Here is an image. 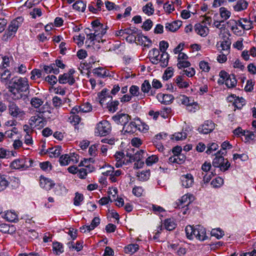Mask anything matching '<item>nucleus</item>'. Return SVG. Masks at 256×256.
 <instances>
[{"mask_svg": "<svg viewBox=\"0 0 256 256\" xmlns=\"http://www.w3.org/2000/svg\"><path fill=\"white\" fill-rule=\"evenodd\" d=\"M70 122L73 124L74 125H76L79 124L80 121V118L79 116L76 114H72L69 118Z\"/></svg>", "mask_w": 256, "mask_h": 256, "instance_id": "nucleus-64", "label": "nucleus"}, {"mask_svg": "<svg viewBox=\"0 0 256 256\" xmlns=\"http://www.w3.org/2000/svg\"><path fill=\"white\" fill-rule=\"evenodd\" d=\"M11 76V74L8 70L1 69L0 70V79L3 82H6L10 80Z\"/></svg>", "mask_w": 256, "mask_h": 256, "instance_id": "nucleus-31", "label": "nucleus"}, {"mask_svg": "<svg viewBox=\"0 0 256 256\" xmlns=\"http://www.w3.org/2000/svg\"><path fill=\"white\" fill-rule=\"evenodd\" d=\"M52 108H51L48 102H46L41 108H40L38 112L39 115L45 118H50L52 115Z\"/></svg>", "mask_w": 256, "mask_h": 256, "instance_id": "nucleus-13", "label": "nucleus"}, {"mask_svg": "<svg viewBox=\"0 0 256 256\" xmlns=\"http://www.w3.org/2000/svg\"><path fill=\"white\" fill-rule=\"evenodd\" d=\"M186 156L183 154H176L173 156H170L168 160L170 162H176L178 164H182L185 161Z\"/></svg>", "mask_w": 256, "mask_h": 256, "instance_id": "nucleus-28", "label": "nucleus"}, {"mask_svg": "<svg viewBox=\"0 0 256 256\" xmlns=\"http://www.w3.org/2000/svg\"><path fill=\"white\" fill-rule=\"evenodd\" d=\"M199 66L200 68L202 70V71L206 72H208L210 69L209 64L204 60H202L200 62Z\"/></svg>", "mask_w": 256, "mask_h": 256, "instance_id": "nucleus-51", "label": "nucleus"}, {"mask_svg": "<svg viewBox=\"0 0 256 256\" xmlns=\"http://www.w3.org/2000/svg\"><path fill=\"white\" fill-rule=\"evenodd\" d=\"M227 24L231 26V30L234 34H236L239 32L237 21L234 20H230L228 22Z\"/></svg>", "mask_w": 256, "mask_h": 256, "instance_id": "nucleus-50", "label": "nucleus"}, {"mask_svg": "<svg viewBox=\"0 0 256 256\" xmlns=\"http://www.w3.org/2000/svg\"><path fill=\"white\" fill-rule=\"evenodd\" d=\"M224 183V180L220 177H218L211 182V185L214 188L220 187Z\"/></svg>", "mask_w": 256, "mask_h": 256, "instance_id": "nucleus-56", "label": "nucleus"}, {"mask_svg": "<svg viewBox=\"0 0 256 256\" xmlns=\"http://www.w3.org/2000/svg\"><path fill=\"white\" fill-rule=\"evenodd\" d=\"M98 96L101 104L106 102L107 99H110V100H112V96L108 94V90L106 88L103 89L98 94Z\"/></svg>", "mask_w": 256, "mask_h": 256, "instance_id": "nucleus-26", "label": "nucleus"}, {"mask_svg": "<svg viewBox=\"0 0 256 256\" xmlns=\"http://www.w3.org/2000/svg\"><path fill=\"white\" fill-rule=\"evenodd\" d=\"M187 134L186 132H176L171 136L172 140H174L176 141L182 140L186 138Z\"/></svg>", "mask_w": 256, "mask_h": 256, "instance_id": "nucleus-43", "label": "nucleus"}, {"mask_svg": "<svg viewBox=\"0 0 256 256\" xmlns=\"http://www.w3.org/2000/svg\"><path fill=\"white\" fill-rule=\"evenodd\" d=\"M33 160L31 158H24L12 161L10 164L12 168L24 170L32 166Z\"/></svg>", "mask_w": 256, "mask_h": 256, "instance_id": "nucleus-2", "label": "nucleus"}, {"mask_svg": "<svg viewBox=\"0 0 256 256\" xmlns=\"http://www.w3.org/2000/svg\"><path fill=\"white\" fill-rule=\"evenodd\" d=\"M118 104L119 102L118 100L112 101L108 105V108L109 111L114 112L118 110Z\"/></svg>", "mask_w": 256, "mask_h": 256, "instance_id": "nucleus-53", "label": "nucleus"}, {"mask_svg": "<svg viewBox=\"0 0 256 256\" xmlns=\"http://www.w3.org/2000/svg\"><path fill=\"white\" fill-rule=\"evenodd\" d=\"M196 32L202 36H206L209 32L208 28L206 26H203L200 24H197L194 26Z\"/></svg>", "mask_w": 256, "mask_h": 256, "instance_id": "nucleus-19", "label": "nucleus"}, {"mask_svg": "<svg viewBox=\"0 0 256 256\" xmlns=\"http://www.w3.org/2000/svg\"><path fill=\"white\" fill-rule=\"evenodd\" d=\"M111 131V126L107 120H102L96 125L95 133L98 136H105L108 134Z\"/></svg>", "mask_w": 256, "mask_h": 256, "instance_id": "nucleus-3", "label": "nucleus"}, {"mask_svg": "<svg viewBox=\"0 0 256 256\" xmlns=\"http://www.w3.org/2000/svg\"><path fill=\"white\" fill-rule=\"evenodd\" d=\"M144 150H138L134 154H128V156L130 157V158L131 160H133L134 162L136 161V162L134 164V168H138V164H140V166H142L144 164V162L141 161V160L144 158Z\"/></svg>", "mask_w": 256, "mask_h": 256, "instance_id": "nucleus-9", "label": "nucleus"}, {"mask_svg": "<svg viewBox=\"0 0 256 256\" xmlns=\"http://www.w3.org/2000/svg\"><path fill=\"white\" fill-rule=\"evenodd\" d=\"M194 232V237L200 240H204L208 238L205 228L201 226H196Z\"/></svg>", "mask_w": 256, "mask_h": 256, "instance_id": "nucleus-15", "label": "nucleus"}, {"mask_svg": "<svg viewBox=\"0 0 256 256\" xmlns=\"http://www.w3.org/2000/svg\"><path fill=\"white\" fill-rule=\"evenodd\" d=\"M42 76V71L38 69H34L31 72L30 78L32 80L40 78Z\"/></svg>", "mask_w": 256, "mask_h": 256, "instance_id": "nucleus-63", "label": "nucleus"}, {"mask_svg": "<svg viewBox=\"0 0 256 256\" xmlns=\"http://www.w3.org/2000/svg\"><path fill=\"white\" fill-rule=\"evenodd\" d=\"M14 36V34L7 30L4 34L2 37V40L4 41L7 42L8 40L12 38Z\"/></svg>", "mask_w": 256, "mask_h": 256, "instance_id": "nucleus-59", "label": "nucleus"}, {"mask_svg": "<svg viewBox=\"0 0 256 256\" xmlns=\"http://www.w3.org/2000/svg\"><path fill=\"white\" fill-rule=\"evenodd\" d=\"M18 20H21L20 18H18L16 20H12L8 26V30L14 34H16L18 27L20 26V22Z\"/></svg>", "mask_w": 256, "mask_h": 256, "instance_id": "nucleus-27", "label": "nucleus"}, {"mask_svg": "<svg viewBox=\"0 0 256 256\" xmlns=\"http://www.w3.org/2000/svg\"><path fill=\"white\" fill-rule=\"evenodd\" d=\"M181 102L183 104L186 105L188 106H192L194 104L196 106V103L194 102L193 100H190L189 98L185 96H182Z\"/></svg>", "mask_w": 256, "mask_h": 256, "instance_id": "nucleus-49", "label": "nucleus"}, {"mask_svg": "<svg viewBox=\"0 0 256 256\" xmlns=\"http://www.w3.org/2000/svg\"><path fill=\"white\" fill-rule=\"evenodd\" d=\"M29 90L28 82L26 78L21 77L13 78L8 86V91L11 93L12 98L18 100L26 96L24 94Z\"/></svg>", "mask_w": 256, "mask_h": 256, "instance_id": "nucleus-1", "label": "nucleus"}, {"mask_svg": "<svg viewBox=\"0 0 256 256\" xmlns=\"http://www.w3.org/2000/svg\"><path fill=\"white\" fill-rule=\"evenodd\" d=\"M196 72L194 68H188L182 70L180 74L182 76L186 75L188 77H192L195 74Z\"/></svg>", "mask_w": 256, "mask_h": 256, "instance_id": "nucleus-54", "label": "nucleus"}, {"mask_svg": "<svg viewBox=\"0 0 256 256\" xmlns=\"http://www.w3.org/2000/svg\"><path fill=\"white\" fill-rule=\"evenodd\" d=\"M215 124L212 120H206L200 125L198 130L202 134H208L211 132L214 128Z\"/></svg>", "mask_w": 256, "mask_h": 256, "instance_id": "nucleus-11", "label": "nucleus"}, {"mask_svg": "<svg viewBox=\"0 0 256 256\" xmlns=\"http://www.w3.org/2000/svg\"><path fill=\"white\" fill-rule=\"evenodd\" d=\"M62 148L60 146H57L54 148H49L48 152L51 154V157H58L61 154Z\"/></svg>", "mask_w": 256, "mask_h": 256, "instance_id": "nucleus-38", "label": "nucleus"}, {"mask_svg": "<svg viewBox=\"0 0 256 256\" xmlns=\"http://www.w3.org/2000/svg\"><path fill=\"white\" fill-rule=\"evenodd\" d=\"M80 112H88L91 111L92 106L88 102L84 104L81 106H79Z\"/></svg>", "mask_w": 256, "mask_h": 256, "instance_id": "nucleus-55", "label": "nucleus"}, {"mask_svg": "<svg viewBox=\"0 0 256 256\" xmlns=\"http://www.w3.org/2000/svg\"><path fill=\"white\" fill-rule=\"evenodd\" d=\"M211 234L218 239H220L224 236V232L220 228H214L211 231Z\"/></svg>", "mask_w": 256, "mask_h": 256, "instance_id": "nucleus-48", "label": "nucleus"}, {"mask_svg": "<svg viewBox=\"0 0 256 256\" xmlns=\"http://www.w3.org/2000/svg\"><path fill=\"white\" fill-rule=\"evenodd\" d=\"M8 184V182L4 176H0V191L4 190Z\"/></svg>", "mask_w": 256, "mask_h": 256, "instance_id": "nucleus-52", "label": "nucleus"}, {"mask_svg": "<svg viewBox=\"0 0 256 256\" xmlns=\"http://www.w3.org/2000/svg\"><path fill=\"white\" fill-rule=\"evenodd\" d=\"M164 226L168 230H172L176 228V224L174 220L171 218L166 219L164 220Z\"/></svg>", "mask_w": 256, "mask_h": 256, "instance_id": "nucleus-41", "label": "nucleus"}, {"mask_svg": "<svg viewBox=\"0 0 256 256\" xmlns=\"http://www.w3.org/2000/svg\"><path fill=\"white\" fill-rule=\"evenodd\" d=\"M92 24L94 32L100 31L102 34H105L106 30L104 27V25L101 24L98 20L92 22Z\"/></svg>", "mask_w": 256, "mask_h": 256, "instance_id": "nucleus-29", "label": "nucleus"}, {"mask_svg": "<svg viewBox=\"0 0 256 256\" xmlns=\"http://www.w3.org/2000/svg\"><path fill=\"white\" fill-rule=\"evenodd\" d=\"M164 9L166 12L170 14L174 10V7L173 3L166 2L164 4Z\"/></svg>", "mask_w": 256, "mask_h": 256, "instance_id": "nucleus-61", "label": "nucleus"}, {"mask_svg": "<svg viewBox=\"0 0 256 256\" xmlns=\"http://www.w3.org/2000/svg\"><path fill=\"white\" fill-rule=\"evenodd\" d=\"M176 82L180 88H186L189 86L188 82L184 81V76H178L176 79Z\"/></svg>", "mask_w": 256, "mask_h": 256, "instance_id": "nucleus-33", "label": "nucleus"}, {"mask_svg": "<svg viewBox=\"0 0 256 256\" xmlns=\"http://www.w3.org/2000/svg\"><path fill=\"white\" fill-rule=\"evenodd\" d=\"M134 40L137 43L144 46H149L152 44V41L147 36H144L140 34H138L134 37Z\"/></svg>", "mask_w": 256, "mask_h": 256, "instance_id": "nucleus-18", "label": "nucleus"}, {"mask_svg": "<svg viewBox=\"0 0 256 256\" xmlns=\"http://www.w3.org/2000/svg\"><path fill=\"white\" fill-rule=\"evenodd\" d=\"M220 17L224 19L222 20L224 22L230 16L231 12L226 8L222 7L220 8Z\"/></svg>", "mask_w": 256, "mask_h": 256, "instance_id": "nucleus-40", "label": "nucleus"}, {"mask_svg": "<svg viewBox=\"0 0 256 256\" xmlns=\"http://www.w3.org/2000/svg\"><path fill=\"white\" fill-rule=\"evenodd\" d=\"M219 76L220 78L225 81V84L228 88H234L236 86L237 80L234 74H228L226 72L222 70Z\"/></svg>", "mask_w": 256, "mask_h": 256, "instance_id": "nucleus-5", "label": "nucleus"}, {"mask_svg": "<svg viewBox=\"0 0 256 256\" xmlns=\"http://www.w3.org/2000/svg\"><path fill=\"white\" fill-rule=\"evenodd\" d=\"M84 200V196L82 194L78 192L76 193V196L74 200V204L76 206H79L80 204V202Z\"/></svg>", "mask_w": 256, "mask_h": 256, "instance_id": "nucleus-60", "label": "nucleus"}, {"mask_svg": "<svg viewBox=\"0 0 256 256\" xmlns=\"http://www.w3.org/2000/svg\"><path fill=\"white\" fill-rule=\"evenodd\" d=\"M44 104V101L37 97H33L30 100V104L36 108H40Z\"/></svg>", "mask_w": 256, "mask_h": 256, "instance_id": "nucleus-39", "label": "nucleus"}, {"mask_svg": "<svg viewBox=\"0 0 256 256\" xmlns=\"http://www.w3.org/2000/svg\"><path fill=\"white\" fill-rule=\"evenodd\" d=\"M169 55L167 52H162L159 58V62H160V66L163 68H166L168 64Z\"/></svg>", "mask_w": 256, "mask_h": 256, "instance_id": "nucleus-36", "label": "nucleus"}, {"mask_svg": "<svg viewBox=\"0 0 256 256\" xmlns=\"http://www.w3.org/2000/svg\"><path fill=\"white\" fill-rule=\"evenodd\" d=\"M112 172V174L110 177V180L112 182H115L119 180V178L122 174V170H114Z\"/></svg>", "mask_w": 256, "mask_h": 256, "instance_id": "nucleus-42", "label": "nucleus"}, {"mask_svg": "<svg viewBox=\"0 0 256 256\" xmlns=\"http://www.w3.org/2000/svg\"><path fill=\"white\" fill-rule=\"evenodd\" d=\"M231 44V40L228 36L224 37L223 40L221 42L220 46L223 52L228 54L230 52V46Z\"/></svg>", "mask_w": 256, "mask_h": 256, "instance_id": "nucleus-24", "label": "nucleus"}, {"mask_svg": "<svg viewBox=\"0 0 256 256\" xmlns=\"http://www.w3.org/2000/svg\"><path fill=\"white\" fill-rule=\"evenodd\" d=\"M140 125L137 124L136 122H128L123 126L122 131L124 132V134H133L136 132L138 130H140Z\"/></svg>", "mask_w": 256, "mask_h": 256, "instance_id": "nucleus-12", "label": "nucleus"}, {"mask_svg": "<svg viewBox=\"0 0 256 256\" xmlns=\"http://www.w3.org/2000/svg\"><path fill=\"white\" fill-rule=\"evenodd\" d=\"M157 98L160 102L165 104H170L174 100V96L168 94H159L157 96Z\"/></svg>", "mask_w": 256, "mask_h": 256, "instance_id": "nucleus-22", "label": "nucleus"}, {"mask_svg": "<svg viewBox=\"0 0 256 256\" xmlns=\"http://www.w3.org/2000/svg\"><path fill=\"white\" fill-rule=\"evenodd\" d=\"M112 120L118 124L124 126L130 120V116L128 114H119L112 117Z\"/></svg>", "mask_w": 256, "mask_h": 256, "instance_id": "nucleus-14", "label": "nucleus"}, {"mask_svg": "<svg viewBox=\"0 0 256 256\" xmlns=\"http://www.w3.org/2000/svg\"><path fill=\"white\" fill-rule=\"evenodd\" d=\"M212 166L215 168H220L222 170L225 171L230 166V164L227 160H224L222 156H216L212 161Z\"/></svg>", "mask_w": 256, "mask_h": 256, "instance_id": "nucleus-7", "label": "nucleus"}, {"mask_svg": "<svg viewBox=\"0 0 256 256\" xmlns=\"http://www.w3.org/2000/svg\"><path fill=\"white\" fill-rule=\"evenodd\" d=\"M41 188L48 190H50L54 185L52 180L45 178H41L40 182Z\"/></svg>", "mask_w": 256, "mask_h": 256, "instance_id": "nucleus-21", "label": "nucleus"}, {"mask_svg": "<svg viewBox=\"0 0 256 256\" xmlns=\"http://www.w3.org/2000/svg\"><path fill=\"white\" fill-rule=\"evenodd\" d=\"M59 162L61 166H67L70 162V156L68 154L62 155L59 159Z\"/></svg>", "mask_w": 256, "mask_h": 256, "instance_id": "nucleus-45", "label": "nucleus"}, {"mask_svg": "<svg viewBox=\"0 0 256 256\" xmlns=\"http://www.w3.org/2000/svg\"><path fill=\"white\" fill-rule=\"evenodd\" d=\"M182 184L186 188H188L194 184V177L191 174H186L182 176L180 178Z\"/></svg>", "mask_w": 256, "mask_h": 256, "instance_id": "nucleus-16", "label": "nucleus"}, {"mask_svg": "<svg viewBox=\"0 0 256 256\" xmlns=\"http://www.w3.org/2000/svg\"><path fill=\"white\" fill-rule=\"evenodd\" d=\"M139 249V246L137 244H130L124 248V252L126 254H132Z\"/></svg>", "mask_w": 256, "mask_h": 256, "instance_id": "nucleus-37", "label": "nucleus"}, {"mask_svg": "<svg viewBox=\"0 0 256 256\" xmlns=\"http://www.w3.org/2000/svg\"><path fill=\"white\" fill-rule=\"evenodd\" d=\"M86 6V2L82 0L76 1L72 5L73 8L78 12H84Z\"/></svg>", "mask_w": 256, "mask_h": 256, "instance_id": "nucleus-25", "label": "nucleus"}, {"mask_svg": "<svg viewBox=\"0 0 256 256\" xmlns=\"http://www.w3.org/2000/svg\"><path fill=\"white\" fill-rule=\"evenodd\" d=\"M46 118L39 114L32 116L28 123L32 128H36L38 129L43 128L46 124Z\"/></svg>", "mask_w": 256, "mask_h": 256, "instance_id": "nucleus-4", "label": "nucleus"}, {"mask_svg": "<svg viewBox=\"0 0 256 256\" xmlns=\"http://www.w3.org/2000/svg\"><path fill=\"white\" fill-rule=\"evenodd\" d=\"M74 72L75 70H74L70 69L68 72L60 75L58 80V82L60 84L68 83L70 85H72L76 82L73 76Z\"/></svg>", "mask_w": 256, "mask_h": 256, "instance_id": "nucleus-6", "label": "nucleus"}, {"mask_svg": "<svg viewBox=\"0 0 256 256\" xmlns=\"http://www.w3.org/2000/svg\"><path fill=\"white\" fill-rule=\"evenodd\" d=\"M185 231L187 238L190 240L193 239L194 236V233H195V232L194 231H195V228H193L190 226H186L185 228Z\"/></svg>", "mask_w": 256, "mask_h": 256, "instance_id": "nucleus-47", "label": "nucleus"}, {"mask_svg": "<svg viewBox=\"0 0 256 256\" xmlns=\"http://www.w3.org/2000/svg\"><path fill=\"white\" fill-rule=\"evenodd\" d=\"M168 134L166 133L162 132L156 135L153 138V140H156L157 142H162L164 143V141L168 140Z\"/></svg>", "mask_w": 256, "mask_h": 256, "instance_id": "nucleus-46", "label": "nucleus"}, {"mask_svg": "<svg viewBox=\"0 0 256 256\" xmlns=\"http://www.w3.org/2000/svg\"><path fill=\"white\" fill-rule=\"evenodd\" d=\"M194 197L192 194H185L180 199L178 200L174 204L175 208H184L188 206Z\"/></svg>", "mask_w": 256, "mask_h": 256, "instance_id": "nucleus-10", "label": "nucleus"}, {"mask_svg": "<svg viewBox=\"0 0 256 256\" xmlns=\"http://www.w3.org/2000/svg\"><path fill=\"white\" fill-rule=\"evenodd\" d=\"M136 176L140 180H146L150 176V172L149 170L138 171L137 172Z\"/></svg>", "mask_w": 256, "mask_h": 256, "instance_id": "nucleus-32", "label": "nucleus"}, {"mask_svg": "<svg viewBox=\"0 0 256 256\" xmlns=\"http://www.w3.org/2000/svg\"><path fill=\"white\" fill-rule=\"evenodd\" d=\"M158 156L156 155H152L146 159V162L148 166H150L158 162Z\"/></svg>", "mask_w": 256, "mask_h": 256, "instance_id": "nucleus-58", "label": "nucleus"}, {"mask_svg": "<svg viewBox=\"0 0 256 256\" xmlns=\"http://www.w3.org/2000/svg\"><path fill=\"white\" fill-rule=\"evenodd\" d=\"M94 74L98 77L104 78L108 76L109 72L102 68H98L94 70Z\"/></svg>", "mask_w": 256, "mask_h": 256, "instance_id": "nucleus-35", "label": "nucleus"}, {"mask_svg": "<svg viewBox=\"0 0 256 256\" xmlns=\"http://www.w3.org/2000/svg\"><path fill=\"white\" fill-rule=\"evenodd\" d=\"M248 2L245 0H238L233 4L234 10L236 12H240L247 8Z\"/></svg>", "mask_w": 256, "mask_h": 256, "instance_id": "nucleus-20", "label": "nucleus"}, {"mask_svg": "<svg viewBox=\"0 0 256 256\" xmlns=\"http://www.w3.org/2000/svg\"><path fill=\"white\" fill-rule=\"evenodd\" d=\"M151 88V86L148 80H145L141 86V90L142 92L146 93L148 92Z\"/></svg>", "mask_w": 256, "mask_h": 256, "instance_id": "nucleus-62", "label": "nucleus"}, {"mask_svg": "<svg viewBox=\"0 0 256 256\" xmlns=\"http://www.w3.org/2000/svg\"><path fill=\"white\" fill-rule=\"evenodd\" d=\"M52 248L54 252L56 254H60L64 252L62 244L58 242L53 243Z\"/></svg>", "mask_w": 256, "mask_h": 256, "instance_id": "nucleus-44", "label": "nucleus"}, {"mask_svg": "<svg viewBox=\"0 0 256 256\" xmlns=\"http://www.w3.org/2000/svg\"><path fill=\"white\" fill-rule=\"evenodd\" d=\"M182 26V22L174 21L170 23H166V30L171 32H174L176 31Z\"/></svg>", "mask_w": 256, "mask_h": 256, "instance_id": "nucleus-23", "label": "nucleus"}, {"mask_svg": "<svg viewBox=\"0 0 256 256\" xmlns=\"http://www.w3.org/2000/svg\"><path fill=\"white\" fill-rule=\"evenodd\" d=\"M208 148L206 153L208 154H212L213 152L216 151L218 148V146L216 143H212L209 144L207 146Z\"/></svg>", "mask_w": 256, "mask_h": 256, "instance_id": "nucleus-57", "label": "nucleus"}, {"mask_svg": "<svg viewBox=\"0 0 256 256\" xmlns=\"http://www.w3.org/2000/svg\"><path fill=\"white\" fill-rule=\"evenodd\" d=\"M5 218L10 222H16L18 221V218L14 212L8 211L5 214Z\"/></svg>", "mask_w": 256, "mask_h": 256, "instance_id": "nucleus-30", "label": "nucleus"}, {"mask_svg": "<svg viewBox=\"0 0 256 256\" xmlns=\"http://www.w3.org/2000/svg\"><path fill=\"white\" fill-rule=\"evenodd\" d=\"M8 108L10 114L13 117L20 118L25 114L24 112L13 102L9 103Z\"/></svg>", "mask_w": 256, "mask_h": 256, "instance_id": "nucleus-8", "label": "nucleus"}, {"mask_svg": "<svg viewBox=\"0 0 256 256\" xmlns=\"http://www.w3.org/2000/svg\"><path fill=\"white\" fill-rule=\"evenodd\" d=\"M143 12L148 16L152 15L154 12V8L152 2H148L142 7Z\"/></svg>", "mask_w": 256, "mask_h": 256, "instance_id": "nucleus-34", "label": "nucleus"}, {"mask_svg": "<svg viewBox=\"0 0 256 256\" xmlns=\"http://www.w3.org/2000/svg\"><path fill=\"white\" fill-rule=\"evenodd\" d=\"M138 32V29L136 28H128L125 29H121L120 30L116 32V35L117 36H122L124 38V34L132 35L133 34H136Z\"/></svg>", "mask_w": 256, "mask_h": 256, "instance_id": "nucleus-17", "label": "nucleus"}]
</instances>
